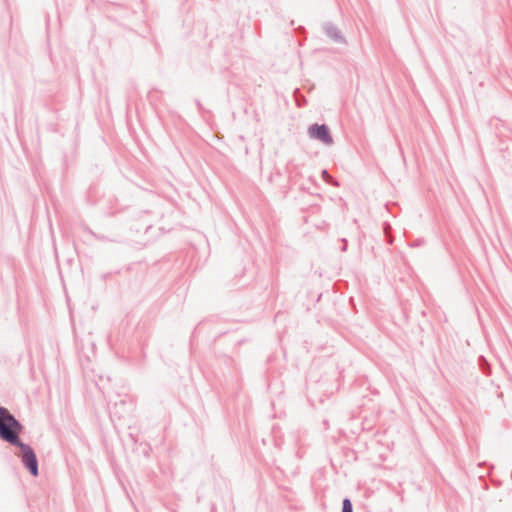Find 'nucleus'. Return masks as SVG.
Here are the masks:
<instances>
[{"mask_svg":"<svg viewBox=\"0 0 512 512\" xmlns=\"http://www.w3.org/2000/svg\"><path fill=\"white\" fill-rule=\"evenodd\" d=\"M21 424L5 409L0 408V437L11 443H18Z\"/></svg>","mask_w":512,"mask_h":512,"instance_id":"obj_1","label":"nucleus"},{"mask_svg":"<svg viewBox=\"0 0 512 512\" xmlns=\"http://www.w3.org/2000/svg\"><path fill=\"white\" fill-rule=\"evenodd\" d=\"M19 449L17 455L21 457L25 466L30 470L33 476L38 475V463L36 459V455L31 449L30 446L18 441V443H14Z\"/></svg>","mask_w":512,"mask_h":512,"instance_id":"obj_2","label":"nucleus"},{"mask_svg":"<svg viewBox=\"0 0 512 512\" xmlns=\"http://www.w3.org/2000/svg\"><path fill=\"white\" fill-rule=\"evenodd\" d=\"M312 137L319 139L325 144H331L333 139L329 133V129L325 125H314L309 129Z\"/></svg>","mask_w":512,"mask_h":512,"instance_id":"obj_3","label":"nucleus"},{"mask_svg":"<svg viewBox=\"0 0 512 512\" xmlns=\"http://www.w3.org/2000/svg\"><path fill=\"white\" fill-rule=\"evenodd\" d=\"M343 512H353L352 504H351L350 500H348V499H345L343 501Z\"/></svg>","mask_w":512,"mask_h":512,"instance_id":"obj_4","label":"nucleus"}]
</instances>
